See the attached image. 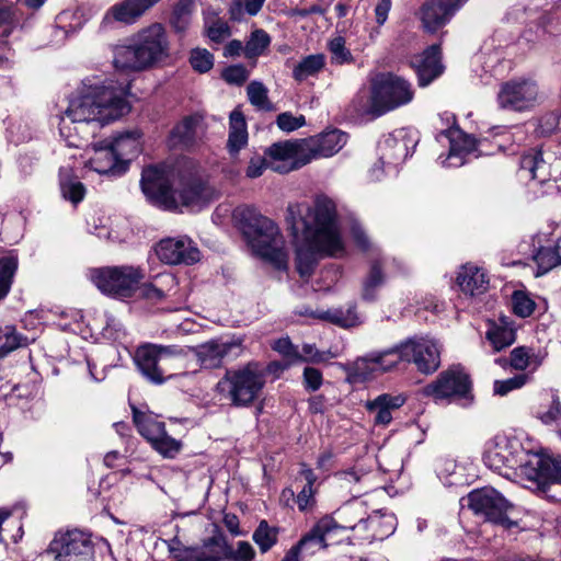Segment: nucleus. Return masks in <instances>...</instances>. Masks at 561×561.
<instances>
[{
	"instance_id": "obj_53",
	"label": "nucleus",
	"mask_w": 561,
	"mask_h": 561,
	"mask_svg": "<svg viewBox=\"0 0 561 561\" xmlns=\"http://www.w3.org/2000/svg\"><path fill=\"white\" fill-rule=\"evenodd\" d=\"M60 188L62 196L75 205L80 203L85 195L84 185L77 180H62Z\"/></svg>"
},
{
	"instance_id": "obj_43",
	"label": "nucleus",
	"mask_w": 561,
	"mask_h": 561,
	"mask_svg": "<svg viewBox=\"0 0 561 561\" xmlns=\"http://www.w3.org/2000/svg\"><path fill=\"white\" fill-rule=\"evenodd\" d=\"M16 270V256L10 255L0 259V300L5 298L9 294Z\"/></svg>"
},
{
	"instance_id": "obj_29",
	"label": "nucleus",
	"mask_w": 561,
	"mask_h": 561,
	"mask_svg": "<svg viewBox=\"0 0 561 561\" xmlns=\"http://www.w3.org/2000/svg\"><path fill=\"white\" fill-rule=\"evenodd\" d=\"M457 283L462 293L476 296L486 290L489 280L481 268L467 264L459 272Z\"/></svg>"
},
{
	"instance_id": "obj_14",
	"label": "nucleus",
	"mask_w": 561,
	"mask_h": 561,
	"mask_svg": "<svg viewBox=\"0 0 561 561\" xmlns=\"http://www.w3.org/2000/svg\"><path fill=\"white\" fill-rule=\"evenodd\" d=\"M265 232L259 238H252L250 245L263 260L275 268L286 271L288 268V252L285 240L274 221H263Z\"/></svg>"
},
{
	"instance_id": "obj_38",
	"label": "nucleus",
	"mask_w": 561,
	"mask_h": 561,
	"mask_svg": "<svg viewBox=\"0 0 561 561\" xmlns=\"http://www.w3.org/2000/svg\"><path fill=\"white\" fill-rule=\"evenodd\" d=\"M386 275L380 261L370 264L369 272L363 282L362 297L366 301H373L377 297V290L385 284Z\"/></svg>"
},
{
	"instance_id": "obj_56",
	"label": "nucleus",
	"mask_w": 561,
	"mask_h": 561,
	"mask_svg": "<svg viewBox=\"0 0 561 561\" xmlns=\"http://www.w3.org/2000/svg\"><path fill=\"white\" fill-rule=\"evenodd\" d=\"M484 463L494 471L508 467V459L499 446L489 448L483 455Z\"/></svg>"
},
{
	"instance_id": "obj_21",
	"label": "nucleus",
	"mask_w": 561,
	"mask_h": 561,
	"mask_svg": "<svg viewBox=\"0 0 561 561\" xmlns=\"http://www.w3.org/2000/svg\"><path fill=\"white\" fill-rule=\"evenodd\" d=\"M411 65L417 75L419 84L421 87L428 85L444 71L440 45L434 44L426 48L421 55L414 56L411 60Z\"/></svg>"
},
{
	"instance_id": "obj_49",
	"label": "nucleus",
	"mask_w": 561,
	"mask_h": 561,
	"mask_svg": "<svg viewBox=\"0 0 561 561\" xmlns=\"http://www.w3.org/2000/svg\"><path fill=\"white\" fill-rule=\"evenodd\" d=\"M196 119L193 117H185L180 124H178L171 133V137L175 142L188 146L192 144L195 136Z\"/></svg>"
},
{
	"instance_id": "obj_32",
	"label": "nucleus",
	"mask_w": 561,
	"mask_h": 561,
	"mask_svg": "<svg viewBox=\"0 0 561 561\" xmlns=\"http://www.w3.org/2000/svg\"><path fill=\"white\" fill-rule=\"evenodd\" d=\"M133 421L139 434L147 439L150 444L157 440L165 431V424L158 421L151 414L139 411L133 407Z\"/></svg>"
},
{
	"instance_id": "obj_42",
	"label": "nucleus",
	"mask_w": 561,
	"mask_h": 561,
	"mask_svg": "<svg viewBox=\"0 0 561 561\" xmlns=\"http://www.w3.org/2000/svg\"><path fill=\"white\" fill-rule=\"evenodd\" d=\"M26 345L27 337L19 334L14 327L0 328V359L14 350Z\"/></svg>"
},
{
	"instance_id": "obj_52",
	"label": "nucleus",
	"mask_w": 561,
	"mask_h": 561,
	"mask_svg": "<svg viewBox=\"0 0 561 561\" xmlns=\"http://www.w3.org/2000/svg\"><path fill=\"white\" fill-rule=\"evenodd\" d=\"M332 62L337 65L350 64L353 61V56L350 49L345 46V39L342 36L334 37L329 43Z\"/></svg>"
},
{
	"instance_id": "obj_3",
	"label": "nucleus",
	"mask_w": 561,
	"mask_h": 561,
	"mask_svg": "<svg viewBox=\"0 0 561 561\" xmlns=\"http://www.w3.org/2000/svg\"><path fill=\"white\" fill-rule=\"evenodd\" d=\"M170 58L168 31L158 22L140 28L126 44L113 49V65L121 70H150L164 65Z\"/></svg>"
},
{
	"instance_id": "obj_62",
	"label": "nucleus",
	"mask_w": 561,
	"mask_h": 561,
	"mask_svg": "<svg viewBox=\"0 0 561 561\" xmlns=\"http://www.w3.org/2000/svg\"><path fill=\"white\" fill-rule=\"evenodd\" d=\"M325 360L324 353L320 352L314 344H304L300 358L297 362L321 363Z\"/></svg>"
},
{
	"instance_id": "obj_24",
	"label": "nucleus",
	"mask_w": 561,
	"mask_h": 561,
	"mask_svg": "<svg viewBox=\"0 0 561 561\" xmlns=\"http://www.w3.org/2000/svg\"><path fill=\"white\" fill-rule=\"evenodd\" d=\"M367 506L364 502H352L334 513L333 523L334 535L342 530H363L366 517H367Z\"/></svg>"
},
{
	"instance_id": "obj_44",
	"label": "nucleus",
	"mask_w": 561,
	"mask_h": 561,
	"mask_svg": "<svg viewBox=\"0 0 561 561\" xmlns=\"http://www.w3.org/2000/svg\"><path fill=\"white\" fill-rule=\"evenodd\" d=\"M324 66L323 55H310L304 58L293 71L297 81H304L310 76L318 73Z\"/></svg>"
},
{
	"instance_id": "obj_46",
	"label": "nucleus",
	"mask_w": 561,
	"mask_h": 561,
	"mask_svg": "<svg viewBox=\"0 0 561 561\" xmlns=\"http://www.w3.org/2000/svg\"><path fill=\"white\" fill-rule=\"evenodd\" d=\"M277 528L268 526L266 520H261L252 538L261 552L265 553L277 542Z\"/></svg>"
},
{
	"instance_id": "obj_10",
	"label": "nucleus",
	"mask_w": 561,
	"mask_h": 561,
	"mask_svg": "<svg viewBox=\"0 0 561 561\" xmlns=\"http://www.w3.org/2000/svg\"><path fill=\"white\" fill-rule=\"evenodd\" d=\"M424 393L434 399H457L472 402V381L460 365H454L442 371L436 380L424 388Z\"/></svg>"
},
{
	"instance_id": "obj_13",
	"label": "nucleus",
	"mask_w": 561,
	"mask_h": 561,
	"mask_svg": "<svg viewBox=\"0 0 561 561\" xmlns=\"http://www.w3.org/2000/svg\"><path fill=\"white\" fill-rule=\"evenodd\" d=\"M540 98L539 87L531 79H514L504 82L497 93L503 110L525 112L536 106Z\"/></svg>"
},
{
	"instance_id": "obj_54",
	"label": "nucleus",
	"mask_w": 561,
	"mask_h": 561,
	"mask_svg": "<svg viewBox=\"0 0 561 561\" xmlns=\"http://www.w3.org/2000/svg\"><path fill=\"white\" fill-rule=\"evenodd\" d=\"M512 308L515 314L526 318L535 310V302L523 291H514L512 296Z\"/></svg>"
},
{
	"instance_id": "obj_37",
	"label": "nucleus",
	"mask_w": 561,
	"mask_h": 561,
	"mask_svg": "<svg viewBox=\"0 0 561 561\" xmlns=\"http://www.w3.org/2000/svg\"><path fill=\"white\" fill-rule=\"evenodd\" d=\"M486 339L492 344L494 351L500 352L515 342V330L512 325L501 319L500 324L493 323L489 328Z\"/></svg>"
},
{
	"instance_id": "obj_22",
	"label": "nucleus",
	"mask_w": 561,
	"mask_h": 561,
	"mask_svg": "<svg viewBox=\"0 0 561 561\" xmlns=\"http://www.w3.org/2000/svg\"><path fill=\"white\" fill-rule=\"evenodd\" d=\"M93 154L89 159L90 167L100 174H122L126 171V165L114 150L110 140H103L92 145Z\"/></svg>"
},
{
	"instance_id": "obj_19",
	"label": "nucleus",
	"mask_w": 561,
	"mask_h": 561,
	"mask_svg": "<svg viewBox=\"0 0 561 561\" xmlns=\"http://www.w3.org/2000/svg\"><path fill=\"white\" fill-rule=\"evenodd\" d=\"M460 5L461 0H426L420 9L424 30L435 33L450 21Z\"/></svg>"
},
{
	"instance_id": "obj_7",
	"label": "nucleus",
	"mask_w": 561,
	"mask_h": 561,
	"mask_svg": "<svg viewBox=\"0 0 561 561\" xmlns=\"http://www.w3.org/2000/svg\"><path fill=\"white\" fill-rule=\"evenodd\" d=\"M414 90L404 78L392 72L378 73L370 85L369 112L381 116L412 102Z\"/></svg>"
},
{
	"instance_id": "obj_17",
	"label": "nucleus",
	"mask_w": 561,
	"mask_h": 561,
	"mask_svg": "<svg viewBox=\"0 0 561 561\" xmlns=\"http://www.w3.org/2000/svg\"><path fill=\"white\" fill-rule=\"evenodd\" d=\"M233 344L220 342L217 340L208 341L204 344L192 346H182L188 350V359L191 368L188 371L196 373L197 366L205 369L218 368L222 365L224 358L230 353Z\"/></svg>"
},
{
	"instance_id": "obj_61",
	"label": "nucleus",
	"mask_w": 561,
	"mask_h": 561,
	"mask_svg": "<svg viewBox=\"0 0 561 561\" xmlns=\"http://www.w3.org/2000/svg\"><path fill=\"white\" fill-rule=\"evenodd\" d=\"M304 385L308 391H317L323 381L322 374L319 369L313 367H306L304 369Z\"/></svg>"
},
{
	"instance_id": "obj_23",
	"label": "nucleus",
	"mask_w": 561,
	"mask_h": 561,
	"mask_svg": "<svg viewBox=\"0 0 561 561\" xmlns=\"http://www.w3.org/2000/svg\"><path fill=\"white\" fill-rule=\"evenodd\" d=\"M333 517L325 515L321 517L313 527L301 537L298 545L302 548L305 553L312 554L316 551L323 549L328 546V540L334 536Z\"/></svg>"
},
{
	"instance_id": "obj_12",
	"label": "nucleus",
	"mask_w": 561,
	"mask_h": 561,
	"mask_svg": "<svg viewBox=\"0 0 561 561\" xmlns=\"http://www.w3.org/2000/svg\"><path fill=\"white\" fill-rule=\"evenodd\" d=\"M49 552L58 561H94V546L90 535L78 529L56 534L49 545Z\"/></svg>"
},
{
	"instance_id": "obj_25",
	"label": "nucleus",
	"mask_w": 561,
	"mask_h": 561,
	"mask_svg": "<svg viewBox=\"0 0 561 561\" xmlns=\"http://www.w3.org/2000/svg\"><path fill=\"white\" fill-rule=\"evenodd\" d=\"M407 401L404 394L382 393L371 401H367L366 409L374 413V422L377 425H388L392 420V412L401 408Z\"/></svg>"
},
{
	"instance_id": "obj_28",
	"label": "nucleus",
	"mask_w": 561,
	"mask_h": 561,
	"mask_svg": "<svg viewBox=\"0 0 561 561\" xmlns=\"http://www.w3.org/2000/svg\"><path fill=\"white\" fill-rule=\"evenodd\" d=\"M248 144L247 122L242 111L237 107L229 116V136L227 148L231 156H237Z\"/></svg>"
},
{
	"instance_id": "obj_63",
	"label": "nucleus",
	"mask_w": 561,
	"mask_h": 561,
	"mask_svg": "<svg viewBox=\"0 0 561 561\" xmlns=\"http://www.w3.org/2000/svg\"><path fill=\"white\" fill-rule=\"evenodd\" d=\"M207 34L213 42L220 43L230 36V27L226 22L217 21L208 27Z\"/></svg>"
},
{
	"instance_id": "obj_34",
	"label": "nucleus",
	"mask_w": 561,
	"mask_h": 561,
	"mask_svg": "<svg viewBox=\"0 0 561 561\" xmlns=\"http://www.w3.org/2000/svg\"><path fill=\"white\" fill-rule=\"evenodd\" d=\"M139 137V133L128 131L126 134L118 135L113 140H110L121 160V163L126 165V168L128 167L131 158L137 156L140 150Z\"/></svg>"
},
{
	"instance_id": "obj_64",
	"label": "nucleus",
	"mask_w": 561,
	"mask_h": 561,
	"mask_svg": "<svg viewBox=\"0 0 561 561\" xmlns=\"http://www.w3.org/2000/svg\"><path fill=\"white\" fill-rule=\"evenodd\" d=\"M266 161L262 157L252 158L247 168V176L250 179L259 178L263 174V171L266 169Z\"/></svg>"
},
{
	"instance_id": "obj_47",
	"label": "nucleus",
	"mask_w": 561,
	"mask_h": 561,
	"mask_svg": "<svg viewBox=\"0 0 561 561\" xmlns=\"http://www.w3.org/2000/svg\"><path fill=\"white\" fill-rule=\"evenodd\" d=\"M510 364L514 369L525 370L530 365L536 367L541 364V359L530 348L519 346L511 352Z\"/></svg>"
},
{
	"instance_id": "obj_31",
	"label": "nucleus",
	"mask_w": 561,
	"mask_h": 561,
	"mask_svg": "<svg viewBox=\"0 0 561 561\" xmlns=\"http://www.w3.org/2000/svg\"><path fill=\"white\" fill-rule=\"evenodd\" d=\"M266 154L275 162H283V164H272V169L279 173H286L284 170L289 169L294 162L304 160V158H297V147L290 141L273 144L266 150Z\"/></svg>"
},
{
	"instance_id": "obj_59",
	"label": "nucleus",
	"mask_w": 561,
	"mask_h": 561,
	"mask_svg": "<svg viewBox=\"0 0 561 561\" xmlns=\"http://www.w3.org/2000/svg\"><path fill=\"white\" fill-rule=\"evenodd\" d=\"M276 124L280 130L290 133L302 127L306 119L304 115L294 116L290 112H284L278 114Z\"/></svg>"
},
{
	"instance_id": "obj_18",
	"label": "nucleus",
	"mask_w": 561,
	"mask_h": 561,
	"mask_svg": "<svg viewBox=\"0 0 561 561\" xmlns=\"http://www.w3.org/2000/svg\"><path fill=\"white\" fill-rule=\"evenodd\" d=\"M156 253L160 261L170 265H191L199 260V250L185 237L161 240L156 247Z\"/></svg>"
},
{
	"instance_id": "obj_16",
	"label": "nucleus",
	"mask_w": 561,
	"mask_h": 561,
	"mask_svg": "<svg viewBox=\"0 0 561 561\" xmlns=\"http://www.w3.org/2000/svg\"><path fill=\"white\" fill-rule=\"evenodd\" d=\"M403 362L402 343L394 348L382 352H371L363 357H358L352 365L353 375L365 380L376 373H386Z\"/></svg>"
},
{
	"instance_id": "obj_4",
	"label": "nucleus",
	"mask_w": 561,
	"mask_h": 561,
	"mask_svg": "<svg viewBox=\"0 0 561 561\" xmlns=\"http://www.w3.org/2000/svg\"><path fill=\"white\" fill-rule=\"evenodd\" d=\"M129 110L123 88H116L112 82L101 84L88 80L81 93L70 101L65 116L72 123L99 122L104 125L121 118Z\"/></svg>"
},
{
	"instance_id": "obj_48",
	"label": "nucleus",
	"mask_w": 561,
	"mask_h": 561,
	"mask_svg": "<svg viewBox=\"0 0 561 561\" xmlns=\"http://www.w3.org/2000/svg\"><path fill=\"white\" fill-rule=\"evenodd\" d=\"M271 43L270 35L263 30H255L244 47L247 58H254L263 54Z\"/></svg>"
},
{
	"instance_id": "obj_35",
	"label": "nucleus",
	"mask_w": 561,
	"mask_h": 561,
	"mask_svg": "<svg viewBox=\"0 0 561 561\" xmlns=\"http://www.w3.org/2000/svg\"><path fill=\"white\" fill-rule=\"evenodd\" d=\"M520 171L530 180L545 182L548 179L547 164L539 150H533L520 158Z\"/></svg>"
},
{
	"instance_id": "obj_36",
	"label": "nucleus",
	"mask_w": 561,
	"mask_h": 561,
	"mask_svg": "<svg viewBox=\"0 0 561 561\" xmlns=\"http://www.w3.org/2000/svg\"><path fill=\"white\" fill-rule=\"evenodd\" d=\"M199 548L203 549L205 561H227L229 543L226 536L218 529L211 537L205 539Z\"/></svg>"
},
{
	"instance_id": "obj_27",
	"label": "nucleus",
	"mask_w": 561,
	"mask_h": 561,
	"mask_svg": "<svg viewBox=\"0 0 561 561\" xmlns=\"http://www.w3.org/2000/svg\"><path fill=\"white\" fill-rule=\"evenodd\" d=\"M397 527V519L391 513L375 511L367 515L363 531L366 533L363 538L368 540H382L389 537Z\"/></svg>"
},
{
	"instance_id": "obj_6",
	"label": "nucleus",
	"mask_w": 561,
	"mask_h": 561,
	"mask_svg": "<svg viewBox=\"0 0 561 561\" xmlns=\"http://www.w3.org/2000/svg\"><path fill=\"white\" fill-rule=\"evenodd\" d=\"M265 373L256 362H250L238 369L227 370L217 382L216 390L234 407H248L262 392Z\"/></svg>"
},
{
	"instance_id": "obj_20",
	"label": "nucleus",
	"mask_w": 561,
	"mask_h": 561,
	"mask_svg": "<svg viewBox=\"0 0 561 561\" xmlns=\"http://www.w3.org/2000/svg\"><path fill=\"white\" fill-rule=\"evenodd\" d=\"M347 141V135L339 129H333L327 133H322L319 136L310 139L308 144L309 154L304 158L301 162H294L287 170H296L307 163L313 158L318 157H331L340 151Z\"/></svg>"
},
{
	"instance_id": "obj_15",
	"label": "nucleus",
	"mask_w": 561,
	"mask_h": 561,
	"mask_svg": "<svg viewBox=\"0 0 561 561\" xmlns=\"http://www.w3.org/2000/svg\"><path fill=\"white\" fill-rule=\"evenodd\" d=\"M402 357L403 362L413 363L425 375L435 373L440 365V351L427 337H412L402 342Z\"/></svg>"
},
{
	"instance_id": "obj_40",
	"label": "nucleus",
	"mask_w": 561,
	"mask_h": 561,
	"mask_svg": "<svg viewBox=\"0 0 561 561\" xmlns=\"http://www.w3.org/2000/svg\"><path fill=\"white\" fill-rule=\"evenodd\" d=\"M367 472L357 467L335 473V478L340 486L348 489V491L354 495H358L364 491L360 485L364 484Z\"/></svg>"
},
{
	"instance_id": "obj_26",
	"label": "nucleus",
	"mask_w": 561,
	"mask_h": 561,
	"mask_svg": "<svg viewBox=\"0 0 561 561\" xmlns=\"http://www.w3.org/2000/svg\"><path fill=\"white\" fill-rule=\"evenodd\" d=\"M160 0H124L113 5L104 20L112 16L115 21L133 24Z\"/></svg>"
},
{
	"instance_id": "obj_57",
	"label": "nucleus",
	"mask_w": 561,
	"mask_h": 561,
	"mask_svg": "<svg viewBox=\"0 0 561 561\" xmlns=\"http://www.w3.org/2000/svg\"><path fill=\"white\" fill-rule=\"evenodd\" d=\"M526 374L516 375L505 380H496L494 382V393L505 396L510 391L522 388L527 382Z\"/></svg>"
},
{
	"instance_id": "obj_55",
	"label": "nucleus",
	"mask_w": 561,
	"mask_h": 561,
	"mask_svg": "<svg viewBox=\"0 0 561 561\" xmlns=\"http://www.w3.org/2000/svg\"><path fill=\"white\" fill-rule=\"evenodd\" d=\"M227 561H255V550L248 541H238L236 549L229 545Z\"/></svg>"
},
{
	"instance_id": "obj_5",
	"label": "nucleus",
	"mask_w": 561,
	"mask_h": 561,
	"mask_svg": "<svg viewBox=\"0 0 561 561\" xmlns=\"http://www.w3.org/2000/svg\"><path fill=\"white\" fill-rule=\"evenodd\" d=\"M134 358L142 376L157 385L185 376L191 368L188 350L178 345L145 344L137 348Z\"/></svg>"
},
{
	"instance_id": "obj_45",
	"label": "nucleus",
	"mask_w": 561,
	"mask_h": 561,
	"mask_svg": "<svg viewBox=\"0 0 561 561\" xmlns=\"http://www.w3.org/2000/svg\"><path fill=\"white\" fill-rule=\"evenodd\" d=\"M534 261L537 264L536 276H541L553 267L561 264V261L556 252L554 248L541 247L534 254Z\"/></svg>"
},
{
	"instance_id": "obj_30",
	"label": "nucleus",
	"mask_w": 561,
	"mask_h": 561,
	"mask_svg": "<svg viewBox=\"0 0 561 561\" xmlns=\"http://www.w3.org/2000/svg\"><path fill=\"white\" fill-rule=\"evenodd\" d=\"M317 318L343 329L358 327L363 322L360 314L356 311V305L354 304L321 311L317 314Z\"/></svg>"
},
{
	"instance_id": "obj_51",
	"label": "nucleus",
	"mask_w": 561,
	"mask_h": 561,
	"mask_svg": "<svg viewBox=\"0 0 561 561\" xmlns=\"http://www.w3.org/2000/svg\"><path fill=\"white\" fill-rule=\"evenodd\" d=\"M192 68L199 72H208L214 66V56L206 48H194L190 55Z\"/></svg>"
},
{
	"instance_id": "obj_11",
	"label": "nucleus",
	"mask_w": 561,
	"mask_h": 561,
	"mask_svg": "<svg viewBox=\"0 0 561 561\" xmlns=\"http://www.w3.org/2000/svg\"><path fill=\"white\" fill-rule=\"evenodd\" d=\"M468 505L476 515L483 517L486 522L501 525L507 529L516 525L506 515L511 504L500 492L492 488L470 492Z\"/></svg>"
},
{
	"instance_id": "obj_9",
	"label": "nucleus",
	"mask_w": 561,
	"mask_h": 561,
	"mask_svg": "<svg viewBox=\"0 0 561 561\" xmlns=\"http://www.w3.org/2000/svg\"><path fill=\"white\" fill-rule=\"evenodd\" d=\"M522 474L537 483L552 501H561V456L533 454L522 466Z\"/></svg>"
},
{
	"instance_id": "obj_50",
	"label": "nucleus",
	"mask_w": 561,
	"mask_h": 561,
	"mask_svg": "<svg viewBox=\"0 0 561 561\" xmlns=\"http://www.w3.org/2000/svg\"><path fill=\"white\" fill-rule=\"evenodd\" d=\"M151 446L165 458H174L182 449V443L168 435L167 431Z\"/></svg>"
},
{
	"instance_id": "obj_39",
	"label": "nucleus",
	"mask_w": 561,
	"mask_h": 561,
	"mask_svg": "<svg viewBox=\"0 0 561 561\" xmlns=\"http://www.w3.org/2000/svg\"><path fill=\"white\" fill-rule=\"evenodd\" d=\"M167 546L173 561H205L199 546H185L178 537L167 541Z\"/></svg>"
},
{
	"instance_id": "obj_41",
	"label": "nucleus",
	"mask_w": 561,
	"mask_h": 561,
	"mask_svg": "<svg viewBox=\"0 0 561 561\" xmlns=\"http://www.w3.org/2000/svg\"><path fill=\"white\" fill-rule=\"evenodd\" d=\"M249 102L259 111L272 112L274 105L268 99L267 88L260 81H251L247 87Z\"/></svg>"
},
{
	"instance_id": "obj_60",
	"label": "nucleus",
	"mask_w": 561,
	"mask_h": 561,
	"mask_svg": "<svg viewBox=\"0 0 561 561\" xmlns=\"http://www.w3.org/2000/svg\"><path fill=\"white\" fill-rule=\"evenodd\" d=\"M221 76L229 84L242 85L249 78V71L243 65H233L227 67Z\"/></svg>"
},
{
	"instance_id": "obj_33",
	"label": "nucleus",
	"mask_w": 561,
	"mask_h": 561,
	"mask_svg": "<svg viewBox=\"0 0 561 561\" xmlns=\"http://www.w3.org/2000/svg\"><path fill=\"white\" fill-rule=\"evenodd\" d=\"M240 221L243 224L244 233L249 242L252 238H259L265 232L263 221H272L270 218L263 216L253 206H242L237 209Z\"/></svg>"
},
{
	"instance_id": "obj_58",
	"label": "nucleus",
	"mask_w": 561,
	"mask_h": 561,
	"mask_svg": "<svg viewBox=\"0 0 561 561\" xmlns=\"http://www.w3.org/2000/svg\"><path fill=\"white\" fill-rule=\"evenodd\" d=\"M272 348L285 357L289 363H296L300 358V352L297 346L291 343L289 337H280L276 340Z\"/></svg>"
},
{
	"instance_id": "obj_1",
	"label": "nucleus",
	"mask_w": 561,
	"mask_h": 561,
	"mask_svg": "<svg viewBox=\"0 0 561 561\" xmlns=\"http://www.w3.org/2000/svg\"><path fill=\"white\" fill-rule=\"evenodd\" d=\"M286 220L297 241L296 270L301 278L308 279L313 274L319 254L339 256L344 253L336 206L331 198L318 196L312 207L289 205Z\"/></svg>"
},
{
	"instance_id": "obj_2",
	"label": "nucleus",
	"mask_w": 561,
	"mask_h": 561,
	"mask_svg": "<svg viewBox=\"0 0 561 561\" xmlns=\"http://www.w3.org/2000/svg\"><path fill=\"white\" fill-rule=\"evenodd\" d=\"M140 184L148 199L165 209L202 206L214 196V191L186 162L172 167H147Z\"/></svg>"
},
{
	"instance_id": "obj_8",
	"label": "nucleus",
	"mask_w": 561,
	"mask_h": 561,
	"mask_svg": "<svg viewBox=\"0 0 561 561\" xmlns=\"http://www.w3.org/2000/svg\"><path fill=\"white\" fill-rule=\"evenodd\" d=\"M89 277L103 294L130 297L145 278V272L131 265L106 266L91 270Z\"/></svg>"
}]
</instances>
